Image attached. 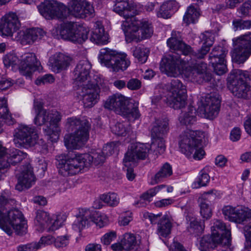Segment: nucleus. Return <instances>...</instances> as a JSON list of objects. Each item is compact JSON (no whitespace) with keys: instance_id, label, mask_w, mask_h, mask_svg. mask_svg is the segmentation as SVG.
Segmentation results:
<instances>
[{"instance_id":"1","label":"nucleus","mask_w":251,"mask_h":251,"mask_svg":"<svg viewBox=\"0 0 251 251\" xmlns=\"http://www.w3.org/2000/svg\"><path fill=\"white\" fill-rule=\"evenodd\" d=\"M209 50L208 47L203 45L197 51H194L192 49L191 52L187 55L191 58L189 60L181 59L176 53L169 54L162 60L161 70L169 76L176 77L182 74L191 81L199 82L202 78L203 81H208L211 79V75L207 72L206 64L192 60V58L202 59Z\"/></svg>"},{"instance_id":"2","label":"nucleus","mask_w":251,"mask_h":251,"mask_svg":"<svg viewBox=\"0 0 251 251\" xmlns=\"http://www.w3.org/2000/svg\"><path fill=\"white\" fill-rule=\"evenodd\" d=\"M106 159L101 151L92 154L69 153L59 163V173L64 176L75 175L84 167H89L92 163L96 165L103 163Z\"/></svg>"},{"instance_id":"3","label":"nucleus","mask_w":251,"mask_h":251,"mask_svg":"<svg viewBox=\"0 0 251 251\" xmlns=\"http://www.w3.org/2000/svg\"><path fill=\"white\" fill-rule=\"evenodd\" d=\"M66 127L69 131L74 130V132L64 136V144L68 149H79L85 145L89 138L91 128V124L88 120L85 118H69Z\"/></svg>"},{"instance_id":"4","label":"nucleus","mask_w":251,"mask_h":251,"mask_svg":"<svg viewBox=\"0 0 251 251\" xmlns=\"http://www.w3.org/2000/svg\"><path fill=\"white\" fill-rule=\"evenodd\" d=\"M88 32L85 27L72 22L63 23L51 30V33L55 38L60 36L62 39L79 44L87 39Z\"/></svg>"},{"instance_id":"5","label":"nucleus","mask_w":251,"mask_h":251,"mask_svg":"<svg viewBox=\"0 0 251 251\" xmlns=\"http://www.w3.org/2000/svg\"><path fill=\"white\" fill-rule=\"evenodd\" d=\"M61 118V113L56 109L41 110L36 114L34 123L36 126H41L49 123V126L44 129V133L50 141L56 142L60 132L58 123Z\"/></svg>"},{"instance_id":"6","label":"nucleus","mask_w":251,"mask_h":251,"mask_svg":"<svg viewBox=\"0 0 251 251\" xmlns=\"http://www.w3.org/2000/svg\"><path fill=\"white\" fill-rule=\"evenodd\" d=\"M104 107L129 120L134 121L140 116L137 104L130 102L121 95L116 94L109 97L105 102Z\"/></svg>"},{"instance_id":"7","label":"nucleus","mask_w":251,"mask_h":251,"mask_svg":"<svg viewBox=\"0 0 251 251\" xmlns=\"http://www.w3.org/2000/svg\"><path fill=\"white\" fill-rule=\"evenodd\" d=\"M127 27L125 31L126 39L127 42L138 43L142 39L151 36L153 29L151 25L145 20H139L136 17L128 19Z\"/></svg>"},{"instance_id":"8","label":"nucleus","mask_w":251,"mask_h":251,"mask_svg":"<svg viewBox=\"0 0 251 251\" xmlns=\"http://www.w3.org/2000/svg\"><path fill=\"white\" fill-rule=\"evenodd\" d=\"M0 228L8 235L12 233V229L20 235L27 232V225L21 211L17 209L7 210L0 220Z\"/></svg>"},{"instance_id":"9","label":"nucleus","mask_w":251,"mask_h":251,"mask_svg":"<svg viewBox=\"0 0 251 251\" xmlns=\"http://www.w3.org/2000/svg\"><path fill=\"white\" fill-rule=\"evenodd\" d=\"M251 79V74L247 71L234 70L228 77L230 89L233 94L239 98H251V87L247 82Z\"/></svg>"},{"instance_id":"10","label":"nucleus","mask_w":251,"mask_h":251,"mask_svg":"<svg viewBox=\"0 0 251 251\" xmlns=\"http://www.w3.org/2000/svg\"><path fill=\"white\" fill-rule=\"evenodd\" d=\"M167 94L164 96L166 103L174 109H180L186 104V87L177 79H173L165 86Z\"/></svg>"},{"instance_id":"11","label":"nucleus","mask_w":251,"mask_h":251,"mask_svg":"<svg viewBox=\"0 0 251 251\" xmlns=\"http://www.w3.org/2000/svg\"><path fill=\"white\" fill-rule=\"evenodd\" d=\"M99 59L101 64L113 72L125 70L130 63L125 53H119L107 48L100 50Z\"/></svg>"},{"instance_id":"12","label":"nucleus","mask_w":251,"mask_h":251,"mask_svg":"<svg viewBox=\"0 0 251 251\" xmlns=\"http://www.w3.org/2000/svg\"><path fill=\"white\" fill-rule=\"evenodd\" d=\"M14 136L13 141L18 148L33 146L38 139L35 128L25 125H20L15 130Z\"/></svg>"},{"instance_id":"13","label":"nucleus","mask_w":251,"mask_h":251,"mask_svg":"<svg viewBox=\"0 0 251 251\" xmlns=\"http://www.w3.org/2000/svg\"><path fill=\"white\" fill-rule=\"evenodd\" d=\"M235 47L231 54L233 61L243 63L251 54V32L233 40Z\"/></svg>"},{"instance_id":"14","label":"nucleus","mask_w":251,"mask_h":251,"mask_svg":"<svg viewBox=\"0 0 251 251\" xmlns=\"http://www.w3.org/2000/svg\"><path fill=\"white\" fill-rule=\"evenodd\" d=\"M150 145L137 143L131 145L126 153L123 163L125 166H131L140 160H145L148 156Z\"/></svg>"},{"instance_id":"15","label":"nucleus","mask_w":251,"mask_h":251,"mask_svg":"<svg viewBox=\"0 0 251 251\" xmlns=\"http://www.w3.org/2000/svg\"><path fill=\"white\" fill-rule=\"evenodd\" d=\"M77 91L85 107H91L98 102L99 97V86L98 83L94 81L88 86L77 87Z\"/></svg>"},{"instance_id":"16","label":"nucleus","mask_w":251,"mask_h":251,"mask_svg":"<svg viewBox=\"0 0 251 251\" xmlns=\"http://www.w3.org/2000/svg\"><path fill=\"white\" fill-rule=\"evenodd\" d=\"M20 23L16 14L9 13L0 19V32L2 35L11 36L16 35Z\"/></svg>"},{"instance_id":"17","label":"nucleus","mask_w":251,"mask_h":251,"mask_svg":"<svg viewBox=\"0 0 251 251\" xmlns=\"http://www.w3.org/2000/svg\"><path fill=\"white\" fill-rule=\"evenodd\" d=\"M91 66L88 60L80 61L75 67L74 71V83L77 87L88 86L93 83L90 80V70Z\"/></svg>"},{"instance_id":"18","label":"nucleus","mask_w":251,"mask_h":251,"mask_svg":"<svg viewBox=\"0 0 251 251\" xmlns=\"http://www.w3.org/2000/svg\"><path fill=\"white\" fill-rule=\"evenodd\" d=\"M222 211L226 218L237 224H243L251 219V209L248 207L227 206L224 207Z\"/></svg>"},{"instance_id":"19","label":"nucleus","mask_w":251,"mask_h":251,"mask_svg":"<svg viewBox=\"0 0 251 251\" xmlns=\"http://www.w3.org/2000/svg\"><path fill=\"white\" fill-rule=\"evenodd\" d=\"M70 14L79 18L93 16L94 10L90 3L85 0H70L68 3Z\"/></svg>"},{"instance_id":"20","label":"nucleus","mask_w":251,"mask_h":251,"mask_svg":"<svg viewBox=\"0 0 251 251\" xmlns=\"http://www.w3.org/2000/svg\"><path fill=\"white\" fill-rule=\"evenodd\" d=\"M40 66V63L33 53H25L21 56L19 71L23 75L30 76L33 72L39 69Z\"/></svg>"},{"instance_id":"21","label":"nucleus","mask_w":251,"mask_h":251,"mask_svg":"<svg viewBox=\"0 0 251 251\" xmlns=\"http://www.w3.org/2000/svg\"><path fill=\"white\" fill-rule=\"evenodd\" d=\"M200 144V141L194 136V132L192 131L185 132L180 135L179 145L180 151L188 157L192 154Z\"/></svg>"},{"instance_id":"22","label":"nucleus","mask_w":251,"mask_h":251,"mask_svg":"<svg viewBox=\"0 0 251 251\" xmlns=\"http://www.w3.org/2000/svg\"><path fill=\"white\" fill-rule=\"evenodd\" d=\"M45 35L46 32L42 29L34 28L18 31L14 39L19 41L23 45H31Z\"/></svg>"},{"instance_id":"23","label":"nucleus","mask_w":251,"mask_h":251,"mask_svg":"<svg viewBox=\"0 0 251 251\" xmlns=\"http://www.w3.org/2000/svg\"><path fill=\"white\" fill-rule=\"evenodd\" d=\"M220 102L219 96L216 94L211 93L205 97L204 100L202 101V104L206 118L213 119L218 115Z\"/></svg>"},{"instance_id":"24","label":"nucleus","mask_w":251,"mask_h":251,"mask_svg":"<svg viewBox=\"0 0 251 251\" xmlns=\"http://www.w3.org/2000/svg\"><path fill=\"white\" fill-rule=\"evenodd\" d=\"M18 183L16 185L17 190L21 191L29 188L35 182V177L33 168L30 164L23 166L21 173L17 176Z\"/></svg>"},{"instance_id":"25","label":"nucleus","mask_w":251,"mask_h":251,"mask_svg":"<svg viewBox=\"0 0 251 251\" xmlns=\"http://www.w3.org/2000/svg\"><path fill=\"white\" fill-rule=\"evenodd\" d=\"M72 61L70 56L64 53L58 52L51 55L49 61V65L51 70L58 73L66 70L70 66Z\"/></svg>"},{"instance_id":"26","label":"nucleus","mask_w":251,"mask_h":251,"mask_svg":"<svg viewBox=\"0 0 251 251\" xmlns=\"http://www.w3.org/2000/svg\"><path fill=\"white\" fill-rule=\"evenodd\" d=\"M211 222L212 235L219 237L221 239L222 244H228L230 239V229L221 220L214 219Z\"/></svg>"},{"instance_id":"27","label":"nucleus","mask_w":251,"mask_h":251,"mask_svg":"<svg viewBox=\"0 0 251 251\" xmlns=\"http://www.w3.org/2000/svg\"><path fill=\"white\" fill-rule=\"evenodd\" d=\"M167 43L170 49L180 51L185 55H187L192 51L191 46L186 44L180 39V33L178 32H173L172 37L167 40Z\"/></svg>"},{"instance_id":"28","label":"nucleus","mask_w":251,"mask_h":251,"mask_svg":"<svg viewBox=\"0 0 251 251\" xmlns=\"http://www.w3.org/2000/svg\"><path fill=\"white\" fill-rule=\"evenodd\" d=\"M212 193L213 190L204 192L199 199L201 215L206 220L209 219L212 215V209L209 204L210 201L215 198V195Z\"/></svg>"},{"instance_id":"29","label":"nucleus","mask_w":251,"mask_h":251,"mask_svg":"<svg viewBox=\"0 0 251 251\" xmlns=\"http://www.w3.org/2000/svg\"><path fill=\"white\" fill-rule=\"evenodd\" d=\"M114 11L121 16H123L126 19L124 25H127L128 19L135 17L133 16V8L130 5L128 0H116L114 6Z\"/></svg>"},{"instance_id":"30","label":"nucleus","mask_w":251,"mask_h":251,"mask_svg":"<svg viewBox=\"0 0 251 251\" xmlns=\"http://www.w3.org/2000/svg\"><path fill=\"white\" fill-rule=\"evenodd\" d=\"M91 216L92 212L90 210L82 209L76 216L72 225L73 228L76 231L81 232L86 226L91 224Z\"/></svg>"},{"instance_id":"31","label":"nucleus","mask_w":251,"mask_h":251,"mask_svg":"<svg viewBox=\"0 0 251 251\" xmlns=\"http://www.w3.org/2000/svg\"><path fill=\"white\" fill-rule=\"evenodd\" d=\"M178 3L175 0L164 2L157 13L158 17L168 19L178 9Z\"/></svg>"},{"instance_id":"32","label":"nucleus","mask_w":251,"mask_h":251,"mask_svg":"<svg viewBox=\"0 0 251 251\" xmlns=\"http://www.w3.org/2000/svg\"><path fill=\"white\" fill-rule=\"evenodd\" d=\"M197 114L195 108L192 106L188 107L186 110L181 111L178 120L181 125L186 126L194 125L197 121Z\"/></svg>"},{"instance_id":"33","label":"nucleus","mask_w":251,"mask_h":251,"mask_svg":"<svg viewBox=\"0 0 251 251\" xmlns=\"http://www.w3.org/2000/svg\"><path fill=\"white\" fill-rule=\"evenodd\" d=\"M169 130L168 120L163 119L156 120L153 124L151 130V135L153 138H163Z\"/></svg>"},{"instance_id":"34","label":"nucleus","mask_w":251,"mask_h":251,"mask_svg":"<svg viewBox=\"0 0 251 251\" xmlns=\"http://www.w3.org/2000/svg\"><path fill=\"white\" fill-rule=\"evenodd\" d=\"M57 2L47 0L42 3L38 7L40 14L47 19H52L56 10Z\"/></svg>"},{"instance_id":"35","label":"nucleus","mask_w":251,"mask_h":251,"mask_svg":"<svg viewBox=\"0 0 251 251\" xmlns=\"http://www.w3.org/2000/svg\"><path fill=\"white\" fill-rule=\"evenodd\" d=\"M27 156L25 152L16 149L10 153L7 154L4 157L0 160L1 162L7 163V168L11 165H16L17 164L21 162Z\"/></svg>"},{"instance_id":"36","label":"nucleus","mask_w":251,"mask_h":251,"mask_svg":"<svg viewBox=\"0 0 251 251\" xmlns=\"http://www.w3.org/2000/svg\"><path fill=\"white\" fill-rule=\"evenodd\" d=\"M222 244L221 239L219 237L206 235L200 241V249L201 251H204L206 249H214L217 245Z\"/></svg>"},{"instance_id":"37","label":"nucleus","mask_w":251,"mask_h":251,"mask_svg":"<svg viewBox=\"0 0 251 251\" xmlns=\"http://www.w3.org/2000/svg\"><path fill=\"white\" fill-rule=\"evenodd\" d=\"M173 174L172 167L168 163H165L160 170L152 178L151 183L152 185L157 184L164 179L171 176Z\"/></svg>"},{"instance_id":"38","label":"nucleus","mask_w":251,"mask_h":251,"mask_svg":"<svg viewBox=\"0 0 251 251\" xmlns=\"http://www.w3.org/2000/svg\"><path fill=\"white\" fill-rule=\"evenodd\" d=\"M172 224L167 216H163L158 223L157 234L160 237H166L170 233Z\"/></svg>"},{"instance_id":"39","label":"nucleus","mask_w":251,"mask_h":251,"mask_svg":"<svg viewBox=\"0 0 251 251\" xmlns=\"http://www.w3.org/2000/svg\"><path fill=\"white\" fill-rule=\"evenodd\" d=\"M227 53V50L222 47L218 46L214 48L209 54L210 63L215 64L217 61H225Z\"/></svg>"},{"instance_id":"40","label":"nucleus","mask_w":251,"mask_h":251,"mask_svg":"<svg viewBox=\"0 0 251 251\" xmlns=\"http://www.w3.org/2000/svg\"><path fill=\"white\" fill-rule=\"evenodd\" d=\"M90 40L98 45H103L108 42V37L104 34L102 27H96L92 32Z\"/></svg>"},{"instance_id":"41","label":"nucleus","mask_w":251,"mask_h":251,"mask_svg":"<svg viewBox=\"0 0 251 251\" xmlns=\"http://www.w3.org/2000/svg\"><path fill=\"white\" fill-rule=\"evenodd\" d=\"M200 16L199 9L191 5L188 8L183 17V21L188 25L190 23H195Z\"/></svg>"},{"instance_id":"42","label":"nucleus","mask_w":251,"mask_h":251,"mask_svg":"<svg viewBox=\"0 0 251 251\" xmlns=\"http://www.w3.org/2000/svg\"><path fill=\"white\" fill-rule=\"evenodd\" d=\"M204 227V222L192 218L190 220V225L188 227V230L191 234L199 235L203 232Z\"/></svg>"},{"instance_id":"43","label":"nucleus","mask_w":251,"mask_h":251,"mask_svg":"<svg viewBox=\"0 0 251 251\" xmlns=\"http://www.w3.org/2000/svg\"><path fill=\"white\" fill-rule=\"evenodd\" d=\"M125 250L129 251L133 249L137 245L135 236L131 233H126L121 240Z\"/></svg>"},{"instance_id":"44","label":"nucleus","mask_w":251,"mask_h":251,"mask_svg":"<svg viewBox=\"0 0 251 251\" xmlns=\"http://www.w3.org/2000/svg\"><path fill=\"white\" fill-rule=\"evenodd\" d=\"M149 52V50L147 48L137 47L133 51V55L139 62L144 63L147 60Z\"/></svg>"},{"instance_id":"45","label":"nucleus","mask_w":251,"mask_h":251,"mask_svg":"<svg viewBox=\"0 0 251 251\" xmlns=\"http://www.w3.org/2000/svg\"><path fill=\"white\" fill-rule=\"evenodd\" d=\"M100 199L110 206H117L120 201L119 197L115 193H108L101 195L100 196Z\"/></svg>"},{"instance_id":"46","label":"nucleus","mask_w":251,"mask_h":251,"mask_svg":"<svg viewBox=\"0 0 251 251\" xmlns=\"http://www.w3.org/2000/svg\"><path fill=\"white\" fill-rule=\"evenodd\" d=\"M69 8L61 3H57L56 10L53 19L64 20L69 16Z\"/></svg>"},{"instance_id":"47","label":"nucleus","mask_w":251,"mask_h":251,"mask_svg":"<svg viewBox=\"0 0 251 251\" xmlns=\"http://www.w3.org/2000/svg\"><path fill=\"white\" fill-rule=\"evenodd\" d=\"M15 201L14 199L6 198L2 195L0 196V220L2 216L6 213L7 208L14 205Z\"/></svg>"},{"instance_id":"48","label":"nucleus","mask_w":251,"mask_h":251,"mask_svg":"<svg viewBox=\"0 0 251 251\" xmlns=\"http://www.w3.org/2000/svg\"><path fill=\"white\" fill-rule=\"evenodd\" d=\"M151 144L150 145V149L153 150L156 154L163 153L166 150L165 141L163 138H153Z\"/></svg>"},{"instance_id":"49","label":"nucleus","mask_w":251,"mask_h":251,"mask_svg":"<svg viewBox=\"0 0 251 251\" xmlns=\"http://www.w3.org/2000/svg\"><path fill=\"white\" fill-rule=\"evenodd\" d=\"M91 220V223H95L100 228L106 226L108 222V218L106 215L97 212H92Z\"/></svg>"},{"instance_id":"50","label":"nucleus","mask_w":251,"mask_h":251,"mask_svg":"<svg viewBox=\"0 0 251 251\" xmlns=\"http://www.w3.org/2000/svg\"><path fill=\"white\" fill-rule=\"evenodd\" d=\"M21 59L14 54H10L6 55L3 60L4 65L7 67L11 66L12 68L18 67L19 69Z\"/></svg>"},{"instance_id":"51","label":"nucleus","mask_w":251,"mask_h":251,"mask_svg":"<svg viewBox=\"0 0 251 251\" xmlns=\"http://www.w3.org/2000/svg\"><path fill=\"white\" fill-rule=\"evenodd\" d=\"M127 123H117L111 127L113 133L118 136H125L128 131Z\"/></svg>"},{"instance_id":"52","label":"nucleus","mask_w":251,"mask_h":251,"mask_svg":"<svg viewBox=\"0 0 251 251\" xmlns=\"http://www.w3.org/2000/svg\"><path fill=\"white\" fill-rule=\"evenodd\" d=\"M209 176L204 169L201 171L200 172V176L197 181L193 183L194 188H199L204 186L209 182Z\"/></svg>"},{"instance_id":"53","label":"nucleus","mask_w":251,"mask_h":251,"mask_svg":"<svg viewBox=\"0 0 251 251\" xmlns=\"http://www.w3.org/2000/svg\"><path fill=\"white\" fill-rule=\"evenodd\" d=\"M36 219L37 221L43 226L48 225L50 222L49 214L44 211H37Z\"/></svg>"},{"instance_id":"54","label":"nucleus","mask_w":251,"mask_h":251,"mask_svg":"<svg viewBox=\"0 0 251 251\" xmlns=\"http://www.w3.org/2000/svg\"><path fill=\"white\" fill-rule=\"evenodd\" d=\"M234 29H250L251 27V21H243L241 20H235L233 21Z\"/></svg>"},{"instance_id":"55","label":"nucleus","mask_w":251,"mask_h":251,"mask_svg":"<svg viewBox=\"0 0 251 251\" xmlns=\"http://www.w3.org/2000/svg\"><path fill=\"white\" fill-rule=\"evenodd\" d=\"M216 74L222 75L225 74L227 70L225 61H217L215 64H211Z\"/></svg>"},{"instance_id":"56","label":"nucleus","mask_w":251,"mask_h":251,"mask_svg":"<svg viewBox=\"0 0 251 251\" xmlns=\"http://www.w3.org/2000/svg\"><path fill=\"white\" fill-rule=\"evenodd\" d=\"M200 38L201 41L203 42L202 45L208 47L210 49L214 42L213 35L208 32H205L201 34Z\"/></svg>"},{"instance_id":"57","label":"nucleus","mask_w":251,"mask_h":251,"mask_svg":"<svg viewBox=\"0 0 251 251\" xmlns=\"http://www.w3.org/2000/svg\"><path fill=\"white\" fill-rule=\"evenodd\" d=\"M165 187H166V185H160L153 188L150 189L147 192L143 194V198L145 199H148L149 201L150 199L151 198L154 196L161 189Z\"/></svg>"},{"instance_id":"58","label":"nucleus","mask_w":251,"mask_h":251,"mask_svg":"<svg viewBox=\"0 0 251 251\" xmlns=\"http://www.w3.org/2000/svg\"><path fill=\"white\" fill-rule=\"evenodd\" d=\"M40 248V243H31L19 246L18 251H36Z\"/></svg>"},{"instance_id":"59","label":"nucleus","mask_w":251,"mask_h":251,"mask_svg":"<svg viewBox=\"0 0 251 251\" xmlns=\"http://www.w3.org/2000/svg\"><path fill=\"white\" fill-rule=\"evenodd\" d=\"M69 237L67 235L58 236L54 239V246L57 248L66 247L69 244Z\"/></svg>"},{"instance_id":"60","label":"nucleus","mask_w":251,"mask_h":251,"mask_svg":"<svg viewBox=\"0 0 251 251\" xmlns=\"http://www.w3.org/2000/svg\"><path fill=\"white\" fill-rule=\"evenodd\" d=\"M54 78L52 75L47 74L43 76L39 77L35 81V83L37 85H40L42 84L52 83Z\"/></svg>"},{"instance_id":"61","label":"nucleus","mask_w":251,"mask_h":251,"mask_svg":"<svg viewBox=\"0 0 251 251\" xmlns=\"http://www.w3.org/2000/svg\"><path fill=\"white\" fill-rule=\"evenodd\" d=\"M142 83L137 78H131L126 83L127 87L130 90H137L141 87Z\"/></svg>"},{"instance_id":"62","label":"nucleus","mask_w":251,"mask_h":251,"mask_svg":"<svg viewBox=\"0 0 251 251\" xmlns=\"http://www.w3.org/2000/svg\"><path fill=\"white\" fill-rule=\"evenodd\" d=\"M116 237V232L115 231H110L105 233L102 237L101 241L103 244L108 245Z\"/></svg>"},{"instance_id":"63","label":"nucleus","mask_w":251,"mask_h":251,"mask_svg":"<svg viewBox=\"0 0 251 251\" xmlns=\"http://www.w3.org/2000/svg\"><path fill=\"white\" fill-rule=\"evenodd\" d=\"M244 235L247 244L250 248H246L243 251H251V225H247L244 227Z\"/></svg>"},{"instance_id":"64","label":"nucleus","mask_w":251,"mask_h":251,"mask_svg":"<svg viewBox=\"0 0 251 251\" xmlns=\"http://www.w3.org/2000/svg\"><path fill=\"white\" fill-rule=\"evenodd\" d=\"M251 10V0H248L243 3L242 5L237 9L238 11L243 16L248 15Z\"/></svg>"}]
</instances>
